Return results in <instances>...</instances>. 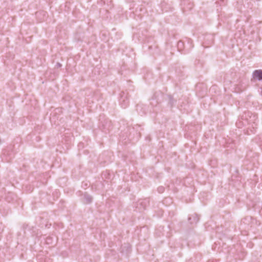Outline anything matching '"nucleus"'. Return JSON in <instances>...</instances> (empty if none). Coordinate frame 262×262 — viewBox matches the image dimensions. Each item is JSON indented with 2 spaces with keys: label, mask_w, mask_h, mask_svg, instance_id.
Instances as JSON below:
<instances>
[{
  "label": "nucleus",
  "mask_w": 262,
  "mask_h": 262,
  "mask_svg": "<svg viewBox=\"0 0 262 262\" xmlns=\"http://www.w3.org/2000/svg\"><path fill=\"white\" fill-rule=\"evenodd\" d=\"M253 78H257L258 80H262V70H256L252 74Z\"/></svg>",
  "instance_id": "f257e3e1"
},
{
  "label": "nucleus",
  "mask_w": 262,
  "mask_h": 262,
  "mask_svg": "<svg viewBox=\"0 0 262 262\" xmlns=\"http://www.w3.org/2000/svg\"><path fill=\"white\" fill-rule=\"evenodd\" d=\"M188 220L191 224H196L199 220V217L196 214H193L189 217Z\"/></svg>",
  "instance_id": "f03ea898"
},
{
  "label": "nucleus",
  "mask_w": 262,
  "mask_h": 262,
  "mask_svg": "<svg viewBox=\"0 0 262 262\" xmlns=\"http://www.w3.org/2000/svg\"><path fill=\"white\" fill-rule=\"evenodd\" d=\"M92 197L88 193H85L83 195V202L85 204L91 203Z\"/></svg>",
  "instance_id": "7ed1b4c3"
},
{
  "label": "nucleus",
  "mask_w": 262,
  "mask_h": 262,
  "mask_svg": "<svg viewBox=\"0 0 262 262\" xmlns=\"http://www.w3.org/2000/svg\"><path fill=\"white\" fill-rule=\"evenodd\" d=\"M121 104L122 107L125 108L128 104V99L123 98L122 96V100H121Z\"/></svg>",
  "instance_id": "20e7f679"
},
{
  "label": "nucleus",
  "mask_w": 262,
  "mask_h": 262,
  "mask_svg": "<svg viewBox=\"0 0 262 262\" xmlns=\"http://www.w3.org/2000/svg\"><path fill=\"white\" fill-rule=\"evenodd\" d=\"M183 42H182V41H179V42H178V47L182 46H183Z\"/></svg>",
  "instance_id": "39448f33"
},
{
  "label": "nucleus",
  "mask_w": 262,
  "mask_h": 262,
  "mask_svg": "<svg viewBox=\"0 0 262 262\" xmlns=\"http://www.w3.org/2000/svg\"><path fill=\"white\" fill-rule=\"evenodd\" d=\"M159 192H163V188H162V187H161V188H159Z\"/></svg>",
  "instance_id": "423d86ee"
}]
</instances>
